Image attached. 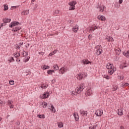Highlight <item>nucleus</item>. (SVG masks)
I'll list each match as a JSON object with an SVG mask.
<instances>
[{
    "instance_id": "nucleus-37",
    "label": "nucleus",
    "mask_w": 129,
    "mask_h": 129,
    "mask_svg": "<svg viewBox=\"0 0 129 129\" xmlns=\"http://www.w3.org/2000/svg\"><path fill=\"white\" fill-rule=\"evenodd\" d=\"M59 13H60L59 10H55L53 12V15H59Z\"/></svg>"
},
{
    "instance_id": "nucleus-12",
    "label": "nucleus",
    "mask_w": 129,
    "mask_h": 129,
    "mask_svg": "<svg viewBox=\"0 0 129 129\" xmlns=\"http://www.w3.org/2000/svg\"><path fill=\"white\" fill-rule=\"evenodd\" d=\"M97 18L98 20H99L100 21H102V22H104L106 20V19L105 18V17L102 15V16L99 15Z\"/></svg>"
},
{
    "instance_id": "nucleus-15",
    "label": "nucleus",
    "mask_w": 129,
    "mask_h": 129,
    "mask_svg": "<svg viewBox=\"0 0 129 129\" xmlns=\"http://www.w3.org/2000/svg\"><path fill=\"white\" fill-rule=\"evenodd\" d=\"M117 114L118 115H122V114H123V110H122V109H118L117 111Z\"/></svg>"
},
{
    "instance_id": "nucleus-14",
    "label": "nucleus",
    "mask_w": 129,
    "mask_h": 129,
    "mask_svg": "<svg viewBox=\"0 0 129 129\" xmlns=\"http://www.w3.org/2000/svg\"><path fill=\"white\" fill-rule=\"evenodd\" d=\"M61 74H64L65 72H67V67H63L60 69Z\"/></svg>"
},
{
    "instance_id": "nucleus-31",
    "label": "nucleus",
    "mask_w": 129,
    "mask_h": 129,
    "mask_svg": "<svg viewBox=\"0 0 129 129\" xmlns=\"http://www.w3.org/2000/svg\"><path fill=\"white\" fill-rule=\"evenodd\" d=\"M118 89V86H113L112 90L113 91H116Z\"/></svg>"
},
{
    "instance_id": "nucleus-10",
    "label": "nucleus",
    "mask_w": 129,
    "mask_h": 129,
    "mask_svg": "<svg viewBox=\"0 0 129 129\" xmlns=\"http://www.w3.org/2000/svg\"><path fill=\"white\" fill-rule=\"evenodd\" d=\"M50 96V94H49V92H45L42 95V99H45L46 98H48Z\"/></svg>"
},
{
    "instance_id": "nucleus-21",
    "label": "nucleus",
    "mask_w": 129,
    "mask_h": 129,
    "mask_svg": "<svg viewBox=\"0 0 129 129\" xmlns=\"http://www.w3.org/2000/svg\"><path fill=\"white\" fill-rule=\"evenodd\" d=\"M79 88H80V89H81L83 91V89L85 88V85L84 84V83L81 84L80 85V86L79 87Z\"/></svg>"
},
{
    "instance_id": "nucleus-17",
    "label": "nucleus",
    "mask_w": 129,
    "mask_h": 129,
    "mask_svg": "<svg viewBox=\"0 0 129 129\" xmlns=\"http://www.w3.org/2000/svg\"><path fill=\"white\" fill-rule=\"evenodd\" d=\"M74 117L75 118V120H76V121H78V120H79V116L78 115V113L76 112L74 113Z\"/></svg>"
},
{
    "instance_id": "nucleus-57",
    "label": "nucleus",
    "mask_w": 129,
    "mask_h": 129,
    "mask_svg": "<svg viewBox=\"0 0 129 129\" xmlns=\"http://www.w3.org/2000/svg\"><path fill=\"white\" fill-rule=\"evenodd\" d=\"M119 4H122V0H119Z\"/></svg>"
},
{
    "instance_id": "nucleus-63",
    "label": "nucleus",
    "mask_w": 129,
    "mask_h": 129,
    "mask_svg": "<svg viewBox=\"0 0 129 129\" xmlns=\"http://www.w3.org/2000/svg\"><path fill=\"white\" fill-rule=\"evenodd\" d=\"M0 121H2V117H0Z\"/></svg>"
},
{
    "instance_id": "nucleus-42",
    "label": "nucleus",
    "mask_w": 129,
    "mask_h": 129,
    "mask_svg": "<svg viewBox=\"0 0 129 129\" xmlns=\"http://www.w3.org/2000/svg\"><path fill=\"white\" fill-rule=\"evenodd\" d=\"M47 103L46 102H44L43 103H42V105H43V107L44 108H46V107H47Z\"/></svg>"
},
{
    "instance_id": "nucleus-20",
    "label": "nucleus",
    "mask_w": 129,
    "mask_h": 129,
    "mask_svg": "<svg viewBox=\"0 0 129 129\" xmlns=\"http://www.w3.org/2000/svg\"><path fill=\"white\" fill-rule=\"evenodd\" d=\"M22 16H27V15H29V10H25L21 13Z\"/></svg>"
},
{
    "instance_id": "nucleus-49",
    "label": "nucleus",
    "mask_w": 129,
    "mask_h": 129,
    "mask_svg": "<svg viewBox=\"0 0 129 129\" xmlns=\"http://www.w3.org/2000/svg\"><path fill=\"white\" fill-rule=\"evenodd\" d=\"M30 56H28L27 58V59H25V62H28V61H29V60H30Z\"/></svg>"
},
{
    "instance_id": "nucleus-5",
    "label": "nucleus",
    "mask_w": 129,
    "mask_h": 129,
    "mask_svg": "<svg viewBox=\"0 0 129 129\" xmlns=\"http://www.w3.org/2000/svg\"><path fill=\"white\" fill-rule=\"evenodd\" d=\"M97 9H99L100 13H103V12H105L106 11V7L104 5H102L99 6Z\"/></svg>"
},
{
    "instance_id": "nucleus-9",
    "label": "nucleus",
    "mask_w": 129,
    "mask_h": 129,
    "mask_svg": "<svg viewBox=\"0 0 129 129\" xmlns=\"http://www.w3.org/2000/svg\"><path fill=\"white\" fill-rule=\"evenodd\" d=\"M78 30H79V26L78 25H76L72 28V31L74 32V33H77Z\"/></svg>"
},
{
    "instance_id": "nucleus-6",
    "label": "nucleus",
    "mask_w": 129,
    "mask_h": 129,
    "mask_svg": "<svg viewBox=\"0 0 129 129\" xmlns=\"http://www.w3.org/2000/svg\"><path fill=\"white\" fill-rule=\"evenodd\" d=\"M81 63L84 64V65H88V64H91L92 62L88 60L87 59H84L81 60Z\"/></svg>"
},
{
    "instance_id": "nucleus-54",
    "label": "nucleus",
    "mask_w": 129,
    "mask_h": 129,
    "mask_svg": "<svg viewBox=\"0 0 129 129\" xmlns=\"http://www.w3.org/2000/svg\"><path fill=\"white\" fill-rule=\"evenodd\" d=\"M16 61L17 62H21V59L19 58H17Z\"/></svg>"
},
{
    "instance_id": "nucleus-11",
    "label": "nucleus",
    "mask_w": 129,
    "mask_h": 129,
    "mask_svg": "<svg viewBox=\"0 0 129 129\" xmlns=\"http://www.w3.org/2000/svg\"><path fill=\"white\" fill-rule=\"evenodd\" d=\"M106 40L107 42H114V39L111 36H106Z\"/></svg>"
},
{
    "instance_id": "nucleus-39",
    "label": "nucleus",
    "mask_w": 129,
    "mask_h": 129,
    "mask_svg": "<svg viewBox=\"0 0 129 129\" xmlns=\"http://www.w3.org/2000/svg\"><path fill=\"white\" fill-rule=\"evenodd\" d=\"M21 48V44H16V50H19V49Z\"/></svg>"
},
{
    "instance_id": "nucleus-36",
    "label": "nucleus",
    "mask_w": 129,
    "mask_h": 129,
    "mask_svg": "<svg viewBox=\"0 0 129 129\" xmlns=\"http://www.w3.org/2000/svg\"><path fill=\"white\" fill-rule=\"evenodd\" d=\"M97 126V125L90 126V127H89V129H95L96 128Z\"/></svg>"
},
{
    "instance_id": "nucleus-34",
    "label": "nucleus",
    "mask_w": 129,
    "mask_h": 129,
    "mask_svg": "<svg viewBox=\"0 0 129 129\" xmlns=\"http://www.w3.org/2000/svg\"><path fill=\"white\" fill-rule=\"evenodd\" d=\"M4 11H8L9 10V6L8 5H4Z\"/></svg>"
},
{
    "instance_id": "nucleus-51",
    "label": "nucleus",
    "mask_w": 129,
    "mask_h": 129,
    "mask_svg": "<svg viewBox=\"0 0 129 129\" xmlns=\"http://www.w3.org/2000/svg\"><path fill=\"white\" fill-rule=\"evenodd\" d=\"M28 54H29V51H26L25 53V56H28Z\"/></svg>"
},
{
    "instance_id": "nucleus-30",
    "label": "nucleus",
    "mask_w": 129,
    "mask_h": 129,
    "mask_svg": "<svg viewBox=\"0 0 129 129\" xmlns=\"http://www.w3.org/2000/svg\"><path fill=\"white\" fill-rule=\"evenodd\" d=\"M53 68L54 70H59V67L58 66V64H54Z\"/></svg>"
},
{
    "instance_id": "nucleus-7",
    "label": "nucleus",
    "mask_w": 129,
    "mask_h": 129,
    "mask_svg": "<svg viewBox=\"0 0 129 129\" xmlns=\"http://www.w3.org/2000/svg\"><path fill=\"white\" fill-rule=\"evenodd\" d=\"M92 94H93V92H92V90H91V89L88 88L87 89L86 95L87 96H90L92 95Z\"/></svg>"
},
{
    "instance_id": "nucleus-27",
    "label": "nucleus",
    "mask_w": 129,
    "mask_h": 129,
    "mask_svg": "<svg viewBox=\"0 0 129 129\" xmlns=\"http://www.w3.org/2000/svg\"><path fill=\"white\" fill-rule=\"evenodd\" d=\"M14 56L15 58H18V57H20L21 55V53L19 52V51H17L16 53H14Z\"/></svg>"
},
{
    "instance_id": "nucleus-40",
    "label": "nucleus",
    "mask_w": 129,
    "mask_h": 129,
    "mask_svg": "<svg viewBox=\"0 0 129 129\" xmlns=\"http://www.w3.org/2000/svg\"><path fill=\"white\" fill-rule=\"evenodd\" d=\"M58 127H60V128L63 127V123H62V122L58 123Z\"/></svg>"
},
{
    "instance_id": "nucleus-16",
    "label": "nucleus",
    "mask_w": 129,
    "mask_h": 129,
    "mask_svg": "<svg viewBox=\"0 0 129 129\" xmlns=\"http://www.w3.org/2000/svg\"><path fill=\"white\" fill-rule=\"evenodd\" d=\"M116 71V68H113V69H111L108 70V74L110 75H112V74H113V73Z\"/></svg>"
},
{
    "instance_id": "nucleus-2",
    "label": "nucleus",
    "mask_w": 129,
    "mask_h": 129,
    "mask_svg": "<svg viewBox=\"0 0 129 129\" xmlns=\"http://www.w3.org/2000/svg\"><path fill=\"white\" fill-rule=\"evenodd\" d=\"M95 49H96V54L97 55H99L102 52V47L101 45L96 46Z\"/></svg>"
},
{
    "instance_id": "nucleus-45",
    "label": "nucleus",
    "mask_w": 129,
    "mask_h": 129,
    "mask_svg": "<svg viewBox=\"0 0 129 129\" xmlns=\"http://www.w3.org/2000/svg\"><path fill=\"white\" fill-rule=\"evenodd\" d=\"M76 93H77L75 92V91H72V95H73V96H75V95H76Z\"/></svg>"
},
{
    "instance_id": "nucleus-22",
    "label": "nucleus",
    "mask_w": 129,
    "mask_h": 129,
    "mask_svg": "<svg viewBox=\"0 0 129 129\" xmlns=\"http://www.w3.org/2000/svg\"><path fill=\"white\" fill-rule=\"evenodd\" d=\"M4 23H10L11 22V19L5 18L3 19Z\"/></svg>"
},
{
    "instance_id": "nucleus-44",
    "label": "nucleus",
    "mask_w": 129,
    "mask_h": 129,
    "mask_svg": "<svg viewBox=\"0 0 129 129\" xmlns=\"http://www.w3.org/2000/svg\"><path fill=\"white\" fill-rule=\"evenodd\" d=\"M47 74H48L49 75H52V73L51 71V70H49L47 71Z\"/></svg>"
},
{
    "instance_id": "nucleus-24",
    "label": "nucleus",
    "mask_w": 129,
    "mask_h": 129,
    "mask_svg": "<svg viewBox=\"0 0 129 129\" xmlns=\"http://www.w3.org/2000/svg\"><path fill=\"white\" fill-rule=\"evenodd\" d=\"M123 55L126 58H129V50L127 51L125 53L123 52Z\"/></svg>"
},
{
    "instance_id": "nucleus-46",
    "label": "nucleus",
    "mask_w": 129,
    "mask_h": 129,
    "mask_svg": "<svg viewBox=\"0 0 129 129\" xmlns=\"http://www.w3.org/2000/svg\"><path fill=\"white\" fill-rule=\"evenodd\" d=\"M125 86H126L125 83H122V84L121 85V87L124 88V87H125Z\"/></svg>"
},
{
    "instance_id": "nucleus-55",
    "label": "nucleus",
    "mask_w": 129,
    "mask_h": 129,
    "mask_svg": "<svg viewBox=\"0 0 129 129\" xmlns=\"http://www.w3.org/2000/svg\"><path fill=\"white\" fill-rule=\"evenodd\" d=\"M57 50H55L53 51H52V53H53V54H56L57 53Z\"/></svg>"
},
{
    "instance_id": "nucleus-18",
    "label": "nucleus",
    "mask_w": 129,
    "mask_h": 129,
    "mask_svg": "<svg viewBox=\"0 0 129 129\" xmlns=\"http://www.w3.org/2000/svg\"><path fill=\"white\" fill-rule=\"evenodd\" d=\"M107 69H113V64L111 63H108L106 66Z\"/></svg>"
},
{
    "instance_id": "nucleus-29",
    "label": "nucleus",
    "mask_w": 129,
    "mask_h": 129,
    "mask_svg": "<svg viewBox=\"0 0 129 129\" xmlns=\"http://www.w3.org/2000/svg\"><path fill=\"white\" fill-rule=\"evenodd\" d=\"M81 114L83 116H86V115H87V111H83L81 112Z\"/></svg>"
},
{
    "instance_id": "nucleus-58",
    "label": "nucleus",
    "mask_w": 129,
    "mask_h": 129,
    "mask_svg": "<svg viewBox=\"0 0 129 129\" xmlns=\"http://www.w3.org/2000/svg\"><path fill=\"white\" fill-rule=\"evenodd\" d=\"M6 25V23H2L1 24V27H4V26H5Z\"/></svg>"
},
{
    "instance_id": "nucleus-41",
    "label": "nucleus",
    "mask_w": 129,
    "mask_h": 129,
    "mask_svg": "<svg viewBox=\"0 0 129 129\" xmlns=\"http://www.w3.org/2000/svg\"><path fill=\"white\" fill-rule=\"evenodd\" d=\"M10 63H11V62H15V59H14V57H11V59L9 60Z\"/></svg>"
},
{
    "instance_id": "nucleus-62",
    "label": "nucleus",
    "mask_w": 129,
    "mask_h": 129,
    "mask_svg": "<svg viewBox=\"0 0 129 129\" xmlns=\"http://www.w3.org/2000/svg\"><path fill=\"white\" fill-rule=\"evenodd\" d=\"M1 104H3V103H4V102L3 101H2L1 102H0Z\"/></svg>"
},
{
    "instance_id": "nucleus-53",
    "label": "nucleus",
    "mask_w": 129,
    "mask_h": 129,
    "mask_svg": "<svg viewBox=\"0 0 129 129\" xmlns=\"http://www.w3.org/2000/svg\"><path fill=\"white\" fill-rule=\"evenodd\" d=\"M10 108H14V105L13 104L12 105H9Z\"/></svg>"
},
{
    "instance_id": "nucleus-1",
    "label": "nucleus",
    "mask_w": 129,
    "mask_h": 129,
    "mask_svg": "<svg viewBox=\"0 0 129 129\" xmlns=\"http://www.w3.org/2000/svg\"><path fill=\"white\" fill-rule=\"evenodd\" d=\"M77 4V2L76 1H73L69 3V6H70L69 7V11H74V10H75V5Z\"/></svg>"
},
{
    "instance_id": "nucleus-23",
    "label": "nucleus",
    "mask_w": 129,
    "mask_h": 129,
    "mask_svg": "<svg viewBox=\"0 0 129 129\" xmlns=\"http://www.w3.org/2000/svg\"><path fill=\"white\" fill-rule=\"evenodd\" d=\"M103 78H105L107 80H109V79L111 78V77H110V76H108L107 75H103Z\"/></svg>"
},
{
    "instance_id": "nucleus-48",
    "label": "nucleus",
    "mask_w": 129,
    "mask_h": 129,
    "mask_svg": "<svg viewBox=\"0 0 129 129\" xmlns=\"http://www.w3.org/2000/svg\"><path fill=\"white\" fill-rule=\"evenodd\" d=\"M123 75H121L120 76V78H119V79L120 80H123Z\"/></svg>"
},
{
    "instance_id": "nucleus-28",
    "label": "nucleus",
    "mask_w": 129,
    "mask_h": 129,
    "mask_svg": "<svg viewBox=\"0 0 129 129\" xmlns=\"http://www.w3.org/2000/svg\"><path fill=\"white\" fill-rule=\"evenodd\" d=\"M14 103V101H12V100H9L7 102L8 105H12Z\"/></svg>"
},
{
    "instance_id": "nucleus-43",
    "label": "nucleus",
    "mask_w": 129,
    "mask_h": 129,
    "mask_svg": "<svg viewBox=\"0 0 129 129\" xmlns=\"http://www.w3.org/2000/svg\"><path fill=\"white\" fill-rule=\"evenodd\" d=\"M9 83L11 85H14L15 84V81H10Z\"/></svg>"
},
{
    "instance_id": "nucleus-35",
    "label": "nucleus",
    "mask_w": 129,
    "mask_h": 129,
    "mask_svg": "<svg viewBox=\"0 0 129 129\" xmlns=\"http://www.w3.org/2000/svg\"><path fill=\"white\" fill-rule=\"evenodd\" d=\"M121 52V50L120 49H116V54L119 55L120 52Z\"/></svg>"
},
{
    "instance_id": "nucleus-13",
    "label": "nucleus",
    "mask_w": 129,
    "mask_h": 129,
    "mask_svg": "<svg viewBox=\"0 0 129 129\" xmlns=\"http://www.w3.org/2000/svg\"><path fill=\"white\" fill-rule=\"evenodd\" d=\"M96 29H97V26L93 25L89 29V33H92V31H95V30H96Z\"/></svg>"
},
{
    "instance_id": "nucleus-59",
    "label": "nucleus",
    "mask_w": 129,
    "mask_h": 129,
    "mask_svg": "<svg viewBox=\"0 0 129 129\" xmlns=\"http://www.w3.org/2000/svg\"><path fill=\"white\" fill-rule=\"evenodd\" d=\"M125 67H126V66H124V64L123 66H122V69H123V68H125Z\"/></svg>"
},
{
    "instance_id": "nucleus-64",
    "label": "nucleus",
    "mask_w": 129,
    "mask_h": 129,
    "mask_svg": "<svg viewBox=\"0 0 129 129\" xmlns=\"http://www.w3.org/2000/svg\"><path fill=\"white\" fill-rule=\"evenodd\" d=\"M32 2H35V0H32L31 3H32Z\"/></svg>"
},
{
    "instance_id": "nucleus-8",
    "label": "nucleus",
    "mask_w": 129,
    "mask_h": 129,
    "mask_svg": "<svg viewBox=\"0 0 129 129\" xmlns=\"http://www.w3.org/2000/svg\"><path fill=\"white\" fill-rule=\"evenodd\" d=\"M95 113L96 115H97V116H101V115L103 114V111H102V110L98 109L95 111Z\"/></svg>"
},
{
    "instance_id": "nucleus-32",
    "label": "nucleus",
    "mask_w": 129,
    "mask_h": 129,
    "mask_svg": "<svg viewBox=\"0 0 129 129\" xmlns=\"http://www.w3.org/2000/svg\"><path fill=\"white\" fill-rule=\"evenodd\" d=\"M51 110H52V112H56V109H55V107H54V106H53V105H51Z\"/></svg>"
},
{
    "instance_id": "nucleus-56",
    "label": "nucleus",
    "mask_w": 129,
    "mask_h": 129,
    "mask_svg": "<svg viewBox=\"0 0 129 129\" xmlns=\"http://www.w3.org/2000/svg\"><path fill=\"white\" fill-rule=\"evenodd\" d=\"M39 55H42V56H43V55H44V52H40L38 53Z\"/></svg>"
},
{
    "instance_id": "nucleus-61",
    "label": "nucleus",
    "mask_w": 129,
    "mask_h": 129,
    "mask_svg": "<svg viewBox=\"0 0 129 129\" xmlns=\"http://www.w3.org/2000/svg\"><path fill=\"white\" fill-rule=\"evenodd\" d=\"M51 73H55V71L54 70H51Z\"/></svg>"
},
{
    "instance_id": "nucleus-47",
    "label": "nucleus",
    "mask_w": 129,
    "mask_h": 129,
    "mask_svg": "<svg viewBox=\"0 0 129 129\" xmlns=\"http://www.w3.org/2000/svg\"><path fill=\"white\" fill-rule=\"evenodd\" d=\"M88 39H89V40H91V39H92V35H89V36H88Z\"/></svg>"
},
{
    "instance_id": "nucleus-25",
    "label": "nucleus",
    "mask_w": 129,
    "mask_h": 129,
    "mask_svg": "<svg viewBox=\"0 0 129 129\" xmlns=\"http://www.w3.org/2000/svg\"><path fill=\"white\" fill-rule=\"evenodd\" d=\"M81 91H83V90L80 88H77L76 89V92L78 94L81 93Z\"/></svg>"
},
{
    "instance_id": "nucleus-50",
    "label": "nucleus",
    "mask_w": 129,
    "mask_h": 129,
    "mask_svg": "<svg viewBox=\"0 0 129 129\" xmlns=\"http://www.w3.org/2000/svg\"><path fill=\"white\" fill-rule=\"evenodd\" d=\"M21 55H22V56H23V57H25V51H23L22 52Z\"/></svg>"
},
{
    "instance_id": "nucleus-26",
    "label": "nucleus",
    "mask_w": 129,
    "mask_h": 129,
    "mask_svg": "<svg viewBox=\"0 0 129 129\" xmlns=\"http://www.w3.org/2000/svg\"><path fill=\"white\" fill-rule=\"evenodd\" d=\"M41 88L45 89L48 87V85L46 84H43L41 86Z\"/></svg>"
},
{
    "instance_id": "nucleus-38",
    "label": "nucleus",
    "mask_w": 129,
    "mask_h": 129,
    "mask_svg": "<svg viewBox=\"0 0 129 129\" xmlns=\"http://www.w3.org/2000/svg\"><path fill=\"white\" fill-rule=\"evenodd\" d=\"M38 117L39 118H45V115L42 114V115H38Z\"/></svg>"
},
{
    "instance_id": "nucleus-52",
    "label": "nucleus",
    "mask_w": 129,
    "mask_h": 129,
    "mask_svg": "<svg viewBox=\"0 0 129 129\" xmlns=\"http://www.w3.org/2000/svg\"><path fill=\"white\" fill-rule=\"evenodd\" d=\"M54 55V52H51L49 54V56H53Z\"/></svg>"
},
{
    "instance_id": "nucleus-19",
    "label": "nucleus",
    "mask_w": 129,
    "mask_h": 129,
    "mask_svg": "<svg viewBox=\"0 0 129 129\" xmlns=\"http://www.w3.org/2000/svg\"><path fill=\"white\" fill-rule=\"evenodd\" d=\"M21 30V26L16 27L12 30L13 32H19Z\"/></svg>"
},
{
    "instance_id": "nucleus-33",
    "label": "nucleus",
    "mask_w": 129,
    "mask_h": 129,
    "mask_svg": "<svg viewBox=\"0 0 129 129\" xmlns=\"http://www.w3.org/2000/svg\"><path fill=\"white\" fill-rule=\"evenodd\" d=\"M50 68V67L46 65H44L43 67V70H46V69H49Z\"/></svg>"
},
{
    "instance_id": "nucleus-60",
    "label": "nucleus",
    "mask_w": 129,
    "mask_h": 129,
    "mask_svg": "<svg viewBox=\"0 0 129 129\" xmlns=\"http://www.w3.org/2000/svg\"><path fill=\"white\" fill-rule=\"evenodd\" d=\"M126 86H128L129 87V84L127 83H125Z\"/></svg>"
},
{
    "instance_id": "nucleus-4",
    "label": "nucleus",
    "mask_w": 129,
    "mask_h": 129,
    "mask_svg": "<svg viewBox=\"0 0 129 129\" xmlns=\"http://www.w3.org/2000/svg\"><path fill=\"white\" fill-rule=\"evenodd\" d=\"M87 76V74L86 73H82L80 74H79L78 77V80H82L83 78H84V77H86Z\"/></svg>"
},
{
    "instance_id": "nucleus-3",
    "label": "nucleus",
    "mask_w": 129,
    "mask_h": 129,
    "mask_svg": "<svg viewBox=\"0 0 129 129\" xmlns=\"http://www.w3.org/2000/svg\"><path fill=\"white\" fill-rule=\"evenodd\" d=\"M19 25H21V24L18 21H13L9 24V27L14 28V27H16V26H19Z\"/></svg>"
}]
</instances>
